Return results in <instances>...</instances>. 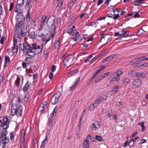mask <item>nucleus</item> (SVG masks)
<instances>
[{
    "mask_svg": "<svg viewBox=\"0 0 148 148\" xmlns=\"http://www.w3.org/2000/svg\"><path fill=\"white\" fill-rule=\"evenodd\" d=\"M18 16H20L21 18H18V22L16 25V28L17 30H19L21 28L25 20V18L23 15L21 11L19 12L17 14V17H18Z\"/></svg>",
    "mask_w": 148,
    "mask_h": 148,
    "instance_id": "f257e3e1",
    "label": "nucleus"
},
{
    "mask_svg": "<svg viewBox=\"0 0 148 148\" xmlns=\"http://www.w3.org/2000/svg\"><path fill=\"white\" fill-rule=\"evenodd\" d=\"M123 73V72L120 70L110 75V77H112V79L110 81V84H113V82L118 81L120 78V76Z\"/></svg>",
    "mask_w": 148,
    "mask_h": 148,
    "instance_id": "f03ea898",
    "label": "nucleus"
},
{
    "mask_svg": "<svg viewBox=\"0 0 148 148\" xmlns=\"http://www.w3.org/2000/svg\"><path fill=\"white\" fill-rule=\"evenodd\" d=\"M67 32L69 34L72 36V38L75 41H76L79 39L80 35L76 30H73L71 28H70L68 30Z\"/></svg>",
    "mask_w": 148,
    "mask_h": 148,
    "instance_id": "7ed1b4c3",
    "label": "nucleus"
},
{
    "mask_svg": "<svg viewBox=\"0 0 148 148\" xmlns=\"http://www.w3.org/2000/svg\"><path fill=\"white\" fill-rule=\"evenodd\" d=\"M74 57L73 54H71L67 56L64 59V65L66 66H69L72 64Z\"/></svg>",
    "mask_w": 148,
    "mask_h": 148,
    "instance_id": "20e7f679",
    "label": "nucleus"
},
{
    "mask_svg": "<svg viewBox=\"0 0 148 148\" xmlns=\"http://www.w3.org/2000/svg\"><path fill=\"white\" fill-rule=\"evenodd\" d=\"M46 19L47 16H42V19L41 21L42 23L41 25V26L38 32V36L40 38L44 37L45 36V34L43 33L41 34V32L42 30H43V31L45 32L44 29L43 28V27L44 26L45 21Z\"/></svg>",
    "mask_w": 148,
    "mask_h": 148,
    "instance_id": "39448f33",
    "label": "nucleus"
},
{
    "mask_svg": "<svg viewBox=\"0 0 148 148\" xmlns=\"http://www.w3.org/2000/svg\"><path fill=\"white\" fill-rule=\"evenodd\" d=\"M22 106H19L18 107V109L15 108L13 106L11 108V113L12 116L17 114L18 116H21L22 110Z\"/></svg>",
    "mask_w": 148,
    "mask_h": 148,
    "instance_id": "423d86ee",
    "label": "nucleus"
},
{
    "mask_svg": "<svg viewBox=\"0 0 148 148\" xmlns=\"http://www.w3.org/2000/svg\"><path fill=\"white\" fill-rule=\"evenodd\" d=\"M54 20L51 18L48 19L47 21V26L49 30H51L53 32L56 31V26L54 25Z\"/></svg>",
    "mask_w": 148,
    "mask_h": 148,
    "instance_id": "0eeeda50",
    "label": "nucleus"
},
{
    "mask_svg": "<svg viewBox=\"0 0 148 148\" xmlns=\"http://www.w3.org/2000/svg\"><path fill=\"white\" fill-rule=\"evenodd\" d=\"M43 44L41 43L40 45H37L36 43H34L32 45V47H30L31 49H36L37 50L38 53H40L42 51L43 47Z\"/></svg>",
    "mask_w": 148,
    "mask_h": 148,
    "instance_id": "6e6552de",
    "label": "nucleus"
},
{
    "mask_svg": "<svg viewBox=\"0 0 148 148\" xmlns=\"http://www.w3.org/2000/svg\"><path fill=\"white\" fill-rule=\"evenodd\" d=\"M129 31L127 30H122V32L121 34H119V32H117L116 33L114 34L115 36H122V37H127L130 36V35L128 34L129 33Z\"/></svg>",
    "mask_w": 148,
    "mask_h": 148,
    "instance_id": "1a4fd4ad",
    "label": "nucleus"
},
{
    "mask_svg": "<svg viewBox=\"0 0 148 148\" xmlns=\"http://www.w3.org/2000/svg\"><path fill=\"white\" fill-rule=\"evenodd\" d=\"M25 134V130L23 129L21 131V148H24Z\"/></svg>",
    "mask_w": 148,
    "mask_h": 148,
    "instance_id": "9d476101",
    "label": "nucleus"
},
{
    "mask_svg": "<svg viewBox=\"0 0 148 148\" xmlns=\"http://www.w3.org/2000/svg\"><path fill=\"white\" fill-rule=\"evenodd\" d=\"M110 36L109 35H105L101 38V41L103 44H105L108 42L110 39Z\"/></svg>",
    "mask_w": 148,
    "mask_h": 148,
    "instance_id": "9b49d317",
    "label": "nucleus"
},
{
    "mask_svg": "<svg viewBox=\"0 0 148 148\" xmlns=\"http://www.w3.org/2000/svg\"><path fill=\"white\" fill-rule=\"evenodd\" d=\"M133 85L135 87H139L142 84V82L139 79H136L133 82Z\"/></svg>",
    "mask_w": 148,
    "mask_h": 148,
    "instance_id": "f8f14e48",
    "label": "nucleus"
},
{
    "mask_svg": "<svg viewBox=\"0 0 148 148\" xmlns=\"http://www.w3.org/2000/svg\"><path fill=\"white\" fill-rule=\"evenodd\" d=\"M19 48L22 51H26V49H29L30 47L29 45L21 43L19 45Z\"/></svg>",
    "mask_w": 148,
    "mask_h": 148,
    "instance_id": "ddd939ff",
    "label": "nucleus"
},
{
    "mask_svg": "<svg viewBox=\"0 0 148 148\" xmlns=\"http://www.w3.org/2000/svg\"><path fill=\"white\" fill-rule=\"evenodd\" d=\"M105 99L103 98L102 97H100L99 99L95 100L93 103V104L95 106L97 107L99 103L101 101L105 100Z\"/></svg>",
    "mask_w": 148,
    "mask_h": 148,
    "instance_id": "4468645a",
    "label": "nucleus"
},
{
    "mask_svg": "<svg viewBox=\"0 0 148 148\" xmlns=\"http://www.w3.org/2000/svg\"><path fill=\"white\" fill-rule=\"evenodd\" d=\"M4 123H3V127L5 128H8L9 127V121H8L7 117H5L3 119Z\"/></svg>",
    "mask_w": 148,
    "mask_h": 148,
    "instance_id": "2eb2a0df",
    "label": "nucleus"
},
{
    "mask_svg": "<svg viewBox=\"0 0 148 148\" xmlns=\"http://www.w3.org/2000/svg\"><path fill=\"white\" fill-rule=\"evenodd\" d=\"M90 143L88 138H85L83 142V148H89Z\"/></svg>",
    "mask_w": 148,
    "mask_h": 148,
    "instance_id": "dca6fc26",
    "label": "nucleus"
},
{
    "mask_svg": "<svg viewBox=\"0 0 148 148\" xmlns=\"http://www.w3.org/2000/svg\"><path fill=\"white\" fill-rule=\"evenodd\" d=\"M80 80V77H79L76 80L75 84L71 86L69 88V90L71 91L74 90L76 86L77 85Z\"/></svg>",
    "mask_w": 148,
    "mask_h": 148,
    "instance_id": "f3484780",
    "label": "nucleus"
},
{
    "mask_svg": "<svg viewBox=\"0 0 148 148\" xmlns=\"http://www.w3.org/2000/svg\"><path fill=\"white\" fill-rule=\"evenodd\" d=\"M110 74V72H106L104 74H103L99 76L98 79L99 80H102L103 78L106 77L108 75Z\"/></svg>",
    "mask_w": 148,
    "mask_h": 148,
    "instance_id": "a211bd4d",
    "label": "nucleus"
},
{
    "mask_svg": "<svg viewBox=\"0 0 148 148\" xmlns=\"http://www.w3.org/2000/svg\"><path fill=\"white\" fill-rule=\"evenodd\" d=\"M116 56V55H113L109 56L104 59L103 61V62H105L107 61H110L114 58Z\"/></svg>",
    "mask_w": 148,
    "mask_h": 148,
    "instance_id": "6ab92c4d",
    "label": "nucleus"
},
{
    "mask_svg": "<svg viewBox=\"0 0 148 148\" xmlns=\"http://www.w3.org/2000/svg\"><path fill=\"white\" fill-rule=\"evenodd\" d=\"M92 127L94 130L99 129L100 127V124L98 122H95L92 125Z\"/></svg>",
    "mask_w": 148,
    "mask_h": 148,
    "instance_id": "aec40b11",
    "label": "nucleus"
},
{
    "mask_svg": "<svg viewBox=\"0 0 148 148\" xmlns=\"http://www.w3.org/2000/svg\"><path fill=\"white\" fill-rule=\"evenodd\" d=\"M59 99L55 96H53L51 99V101L53 104H55L58 103L59 101Z\"/></svg>",
    "mask_w": 148,
    "mask_h": 148,
    "instance_id": "412c9836",
    "label": "nucleus"
},
{
    "mask_svg": "<svg viewBox=\"0 0 148 148\" xmlns=\"http://www.w3.org/2000/svg\"><path fill=\"white\" fill-rule=\"evenodd\" d=\"M31 84L30 82L29 81L27 82L23 88V90L24 91H27L28 90Z\"/></svg>",
    "mask_w": 148,
    "mask_h": 148,
    "instance_id": "4be33fe9",
    "label": "nucleus"
},
{
    "mask_svg": "<svg viewBox=\"0 0 148 148\" xmlns=\"http://www.w3.org/2000/svg\"><path fill=\"white\" fill-rule=\"evenodd\" d=\"M47 140H48L47 136L46 135L45 139L42 142V144L41 146V147L42 148H44L45 145V144L47 142Z\"/></svg>",
    "mask_w": 148,
    "mask_h": 148,
    "instance_id": "5701e85b",
    "label": "nucleus"
},
{
    "mask_svg": "<svg viewBox=\"0 0 148 148\" xmlns=\"http://www.w3.org/2000/svg\"><path fill=\"white\" fill-rule=\"evenodd\" d=\"M9 138L7 137H5L4 139L2 141V143L5 146L6 143L9 141Z\"/></svg>",
    "mask_w": 148,
    "mask_h": 148,
    "instance_id": "b1692460",
    "label": "nucleus"
},
{
    "mask_svg": "<svg viewBox=\"0 0 148 148\" xmlns=\"http://www.w3.org/2000/svg\"><path fill=\"white\" fill-rule=\"evenodd\" d=\"M29 34L31 38H35L37 36V34H35V32L34 31L29 32Z\"/></svg>",
    "mask_w": 148,
    "mask_h": 148,
    "instance_id": "393cba45",
    "label": "nucleus"
},
{
    "mask_svg": "<svg viewBox=\"0 0 148 148\" xmlns=\"http://www.w3.org/2000/svg\"><path fill=\"white\" fill-rule=\"evenodd\" d=\"M145 74L143 73L137 72L136 77L143 78L145 77Z\"/></svg>",
    "mask_w": 148,
    "mask_h": 148,
    "instance_id": "a878e982",
    "label": "nucleus"
},
{
    "mask_svg": "<svg viewBox=\"0 0 148 148\" xmlns=\"http://www.w3.org/2000/svg\"><path fill=\"white\" fill-rule=\"evenodd\" d=\"M7 128H5V127H3V129L2 132L1 133V137H2L3 136H6L8 132H7Z\"/></svg>",
    "mask_w": 148,
    "mask_h": 148,
    "instance_id": "bb28decb",
    "label": "nucleus"
},
{
    "mask_svg": "<svg viewBox=\"0 0 148 148\" xmlns=\"http://www.w3.org/2000/svg\"><path fill=\"white\" fill-rule=\"evenodd\" d=\"M18 49L17 45L15 43L14 44V47L13 48L12 51L13 53H16Z\"/></svg>",
    "mask_w": 148,
    "mask_h": 148,
    "instance_id": "cd10ccee",
    "label": "nucleus"
},
{
    "mask_svg": "<svg viewBox=\"0 0 148 148\" xmlns=\"http://www.w3.org/2000/svg\"><path fill=\"white\" fill-rule=\"evenodd\" d=\"M137 72L135 71H132L129 72L128 75H129L133 76L134 77H136Z\"/></svg>",
    "mask_w": 148,
    "mask_h": 148,
    "instance_id": "c85d7f7f",
    "label": "nucleus"
},
{
    "mask_svg": "<svg viewBox=\"0 0 148 148\" xmlns=\"http://www.w3.org/2000/svg\"><path fill=\"white\" fill-rule=\"evenodd\" d=\"M119 86L116 85L113 88L112 91L114 94H115L117 92L119 89Z\"/></svg>",
    "mask_w": 148,
    "mask_h": 148,
    "instance_id": "c756f323",
    "label": "nucleus"
},
{
    "mask_svg": "<svg viewBox=\"0 0 148 148\" xmlns=\"http://www.w3.org/2000/svg\"><path fill=\"white\" fill-rule=\"evenodd\" d=\"M92 58L93 55H91L87 59L85 60V63H87L88 61H89V62H91L94 59V58Z\"/></svg>",
    "mask_w": 148,
    "mask_h": 148,
    "instance_id": "7c9ffc66",
    "label": "nucleus"
},
{
    "mask_svg": "<svg viewBox=\"0 0 148 148\" xmlns=\"http://www.w3.org/2000/svg\"><path fill=\"white\" fill-rule=\"evenodd\" d=\"M56 1H58L57 7L59 8H60L63 1V0H56Z\"/></svg>",
    "mask_w": 148,
    "mask_h": 148,
    "instance_id": "2f4dec72",
    "label": "nucleus"
},
{
    "mask_svg": "<svg viewBox=\"0 0 148 148\" xmlns=\"http://www.w3.org/2000/svg\"><path fill=\"white\" fill-rule=\"evenodd\" d=\"M29 97V93L28 92L25 95L24 100L26 102H27Z\"/></svg>",
    "mask_w": 148,
    "mask_h": 148,
    "instance_id": "473e14b6",
    "label": "nucleus"
},
{
    "mask_svg": "<svg viewBox=\"0 0 148 148\" xmlns=\"http://www.w3.org/2000/svg\"><path fill=\"white\" fill-rule=\"evenodd\" d=\"M57 110V108L56 107H55L53 110V112L50 115V117H51V118H53L54 116L56 115Z\"/></svg>",
    "mask_w": 148,
    "mask_h": 148,
    "instance_id": "72a5a7b5",
    "label": "nucleus"
},
{
    "mask_svg": "<svg viewBox=\"0 0 148 148\" xmlns=\"http://www.w3.org/2000/svg\"><path fill=\"white\" fill-rule=\"evenodd\" d=\"M130 80L128 78H125L123 79V82L124 84H125L126 85L130 82Z\"/></svg>",
    "mask_w": 148,
    "mask_h": 148,
    "instance_id": "f704fd0d",
    "label": "nucleus"
},
{
    "mask_svg": "<svg viewBox=\"0 0 148 148\" xmlns=\"http://www.w3.org/2000/svg\"><path fill=\"white\" fill-rule=\"evenodd\" d=\"M24 0H17V3L20 6H22L24 3Z\"/></svg>",
    "mask_w": 148,
    "mask_h": 148,
    "instance_id": "c9c22d12",
    "label": "nucleus"
},
{
    "mask_svg": "<svg viewBox=\"0 0 148 148\" xmlns=\"http://www.w3.org/2000/svg\"><path fill=\"white\" fill-rule=\"evenodd\" d=\"M140 61H143L145 60H148V58H145V57H139L138 59Z\"/></svg>",
    "mask_w": 148,
    "mask_h": 148,
    "instance_id": "e433bc0d",
    "label": "nucleus"
},
{
    "mask_svg": "<svg viewBox=\"0 0 148 148\" xmlns=\"http://www.w3.org/2000/svg\"><path fill=\"white\" fill-rule=\"evenodd\" d=\"M143 1V0H136L135 1V5H136L139 6V5Z\"/></svg>",
    "mask_w": 148,
    "mask_h": 148,
    "instance_id": "4c0bfd02",
    "label": "nucleus"
},
{
    "mask_svg": "<svg viewBox=\"0 0 148 148\" xmlns=\"http://www.w3.org/2000/svg\"><path fill=\"white\" fill-rule=\"evenodd\" d=\"M97 23L98 24V22L96 23L95 21L91 23L90 24V26H93V27H94L95 28L97 27Z\"/></svg>",
    "mask_w": 148,
    "mask_h": 148,
    "instance_id": "58836bf2",
    "label": "nucleus"
},
{
    "mask_svg": "<svg viewBox=\"0 0 148 148\" xmlns=\"http://www.w3.org/2000/svg\"><path fill=\"white\" fill-rule=\"evenodd\" d=\"M105 68V66H101L100 68V69H99V70L97 71L95 73V74H96L99 72L101 71L102 70H103Z\"/></svg>",
    "mask_w": 148,
    "mask_h": 148,
    "instance_id": "ea45409f",
    "label": "nucleus"
},
{
    "mask_svg": "<svg viewBox=\"0 0 148 148\" xmlns=\"http://www.w3.org/2000/svg\"><path fill=\"white\" fill-rule=\"evenodd\" d=\"M95 108H96V107L94 105L92 104L90 105L89 109L90 111H92L94 110Z\"/></svg>",
    "mask_w": 148,
    "mask_h": 148,
    "instance_id": "a19ab883",
    "label": "nucleus"
},
{
    "mask_svg": "<svg viewBox=\"0 0 148 148\" xmlns=\"http://www.w3.org/2000/svg\"><path fill=\"white\" fill-rule=\"evenodd\" d=\"M20 81V79L19 77H17L16 80V84L17 86H18L19 85V83Z\"/></svg>",
    "mask_w": 148,
    "mask_h": 148,
    "instance_id": "79ce46f5",
    "label": "nucleus"
},
{
    "mask_svg": "<svg viewBox=\"0 0 148 148\" xmlns=\"http://www.w3.org/2000/svg\"><path fill=\"white\" fill-rule=\"evenodd\" d=\"M60 44V40L59 39L57 40L56 42L55 43V46L56 47H58Z\"/></svg>",
    "mask_w": 148,
    "mask_h": 148,
    "instance_id": "37998d69",
    "label": "nucleus"
},
{
    "mask_svg": "<svg viewBox=\"0 0 148 148\" xmlns=\"http://www.w3.org/2000/svg\"><path fill=\"white\" fill-rule=\"evenodd\" d=\"M113 91H109L107 92L106 95L108 97H110L112 96V94Z\"/></svg>",
    "mask_w": 148,
    "mask_h": 148,
    "instance_id": "c03bdc74",
    "label": "nucleus"
},
{
    "mask_svg": "<svg viewBox=\"0 0 148 148\" xmlns=\"http://www.w3.org/2000/svg\"><path fill=\"white\" fill-rule=\"evenodd\" d=\"M29 13H30V10H28L27 11V14L26 15V19L27 20H29L30 19Z\"/></svg>",
    "mask_w": 148,
    "mask_h": 148,
    "instance_id": "a18cd8bd",
    "label": "nucleus"
},
{
    "mask_svg": "<svg viewBox=\"0 0 148 148\" xmlns=\"http://www.w3.org/2000/svg\"><path fill=\"white\" fill-rule=\"evenodd\" d=\"M140 66H141V67L143 66L144 68L147 67L148 66V63L146 62H144L143 64H141Z\"/></svg>",
    "mask_w": 148,
    "mask_h": 148,
    "instance_id": "49530a36",
    "label": "nucleus"
},
{
    "mask_svg": "<svg viewBox=\"0 0 148 148\" xmlns=\"http://www.w3.org/2000/svg\"><path fill=\"white\" fill-rule=\"evenodd\" d=\"M45 106L43 104H41L40 107L39 108V109L41 112H43L44 110V108L45 107Z\"/></svg>",
    "mask_w": 148,
    "mask_h": 148,
    "instance_id": "de8ad7c7",
    "label": "nucleus"
},
{
    "mask_svg": "<svg viewBox=\"0 0 148 148\" xmlns=\"http://www.w3.org/2000/svg\"><path fill=\"white\" fill-rule=\"evenodd\" d=\"M61 94L60 92H58L56 93V95L54 96L59 99L60 97L61 96Z\"/></svg>",
    "mask_w": 148,
    "mask_h": 148,
    "instance_id": "09e8293b",
    "label": "nucleus"
},
{
    "mask_svg": "<svg viewBox=\"0 0 148 148\" xmlns=\"http://www.w3.org/2000/svg\"><path fill=\"white\" fill-rule=\"evenodd\" d=\"M134 142L132 140L130 141L128 143L129 145L131 147H132L134 144Z\"/></svg>",
    "mask_w": 148,
    "mask_h": 148,
    "instance_id": "8fccbe9b",
    "label": "nucleus"
},
{
    "mask_svg": "<svg viewBox=\"0 0 148 148\" xmlns=\"http://www.w3.org/2000/svg\"><path fill=\"white\" fill-rule=\"evenodd\" d=\"M138 124L141 126L142 128V131H143L144 130V128H145V127L144 125V122H140L138 123Z\"/></svg>",
    "mask_w": 148,
    "mask_h": 148,
    "instance_id": "3c124183",
    "label": "nucleus"
},
{
    "mask_svg": "<svg viewBox=\"0 0 148 148\" xmlns=\"http://www.w3.org/2000/svg\"><path fill=\"white\" fill-rule=\"evenodd\" d=\"M47 30L49 32H51V37H53L54 36V35H55V31H54V32H53L51 30H48V29H47Z\"/></svg>",
    "mask_w": 148,
    "mask_h": 148,
    "instance_id": "603ef678",
    "label": "nucleus"
},
{
    "mask_svg": "<svg viewBox=\"0 0 148 148\" xmlns=\"http://www.w3.org/2000/svg\"><path fill=\"white\" fill-rule=\"evenodd\" d=\"M5 63L6 64L7 62H9L10 61V59L8 56H6L5 57Z\"/></svg>",
    "mask_w": 148,
    "mask_h": 148,
    "instance_id": "864d4df0",
    "label": "nucleus"
},
{
    "mask_svg": "<svg viewBox=\"0 0 148 148\" xmlns=\"http://www.w3.org/2000/svg\"><path fill=\"white\" fill-rule=\"evenodd\" d=\"M96 139L98 141H101L102 140V138L100 136H96Z\"/></svg>",
    "mask_w": 148,
    "mask_h": 148,
    "instance_id": "5fc2aeb1",
    "label": "nucleus"
},
{
    "mask_svg": "<svg viewBox=\"0 0 148 148\" xmlns=\"http://www.w3.org/2000/svg\"><path fill=\"white\" fill-rule=\"evenodd\" d=\"M31 25L32 27H35L36 25V20L32 21L31 23Z\"/></svg>",
    "mask_w": 148,
    "mask_h": 148,
    "instance_id": "6e6d98bb",
    "label": "nucleus"
},
{
    "mask_svg": "<svg viewBox=\"0 0 148 148\" xmlns=\"http://www.w3.org/2000/svg\"><path fill=\"white\" fill-rule=\"evenodd\" d=\"M114 15V16L113 17V18L114 19H117L119 17V15L118 14H116Z\"/></svg>",
    "mask_w": 148,
    "mask_h": 148,
    "instance_id": "4d7b16f0",
    "label": "nucleus"
},
{
    "mask_svg": "<svg viewBox=\"0 0 148 148\" xmlns=\"http://www.w3.org/2000/svg\"><path fill=\"white\" fill-rule=\"evenodd\" d=\"M5 38L4 37V36H3L2 37L1 40L0 41V43L1 44H3V42H4V41H5Z\"/></svg>",
    "mask_w": 148,
    "mask_h": 148,
    "instance_id": "13d9d810",
    "label": "nucleus"
},
{
    "mask_svg": "<svg viewBox=\"0 0 148 148\" xmlns=\"http://www.w3.org/2000/svg\"><path fill=\"white\" fill-rule=\"evenodd\" d=\"M119 11L117 9H116L114 10L113 12H112V13L114 14H118Z\"/></svg>",
    "mask_w": 148,
    "mask_h": 148,
    "instance_id": "bf43d9fd",
    "label": "nucleus"
},
{
    "mask_svg": "<svg viewBox=\"0 0 148 148\" xmlns=\"http://www.w3.org/2000/svg\"><path fill=\"white\" fill-rule=\"evenodd\" d=\"M103 0H98L97 3V5H99L100 4L103 3Z\"/></svg>",
    "mask_w": 148,
    "mask_h": 148,
    "instance_id": "052dcab7",
    "label": "nucleus"
},
{
    "mask_svg": "<svg viewBox=\"0 0 148 148\" xmlns=\"http://www.w3.org/2000/svg\"><path fill=\"white\" fill-rule=\"evenodd\" d=\"M13 3H11L10 4V6L9 9L10 11H11L12 10L13 7Z\"/></svg>",
    "mask_w": 148,
    "mask_h": 148,
    "instance_id": "680f3d73",
    "label": "nucleus"
},
{
    "mask_svg": "<svg viewBox=\"0 0 148 148\" xmlns=\"http://www.w3.org/2000/svg\"><path fill=\"white\" fill-rule=\"evenodd\" d=\"M53 124L52 122V120H50L49 123V126L50 127H51L52 126Z\"/></svg>",
    "mask_w": 148,
    "mask_h": 148,
    "instance_id": "e2e57ef3",
    "label": "nucleus"
},
{
    "mask_svg": "<svg viewBox=\"0 0 148 148\" xmlns=\"http://www.w3.org/2000/svg\"><path fill=\"white\" fill-rule=\"evenodd\" d=\"M21 101V98L19 97H18L17 99V102L18 103H20Z\"/></svg>",
    "mask_w": 148,
    "mask_h": 148,
    "instance_id": "0e129e2a",
    "label": "nucleus"
},
{
    "mask_svg": "<svg viewBox=\"0 0 148 148\" xmlns=\"http://www.w3.org/2000/svg\"><path fill=\"white\" fill-rule=\"evenodd\" d=\"M134 64L135 65H134V66L138 67H141V66H140L141 64L139 63H135Z\"/></svg>",
    "mask_w": 148,
    "mask_h": 148,
    "instance_id": "69168bd1",
    "label": "nucleus"
},
{
    "mask_svg": "<svg viewBox=\"0 0 148 148\" xmlns=\"http://www.w3.org/2000/svg\"><path fill=\"white\" fill-rule=\"evenodd\" d=\"M56 70V66L54 65H53L51 68V71L52 72H54Z\"/></svg>",
    "mask_w": 148,
    "mask_h": 148,
    "instance_id": "338daca9",
    "label": "nucleus"
},
{
    "mask_svg": "<svg viewBox=\"0 0 148 148\" xmlns=\"http://www.w3.org/2000/svg\"><path fill=\"white\" fill-rule=\"evenodd\" d=\"M140 16L139 14L137 12L134 16V18L139 17Z\"/></svg>",
    "mask_w": 148,
    "mask_h": 148,
    "instance_id": "774afa93",
    "label": "nucleus"
}]
</instances>
